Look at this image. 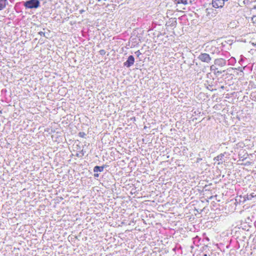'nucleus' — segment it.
I'll return each mask as SVG.
<instances>
[{
  "label": "nucleus",
  "mask_w": 256,
  "mask_h": 256,
  "mask_svg": "<svg viewBox=\"0 0 256 256\" xmlns=\"http://www.w3.org/2000/svg\"><path fill=\"white\" fill-rule=\"evenodd\" d=\"M38 0H28L24 2V6L26 8H36L40 6Z\"/></svg>",
  "instance_id": "f257e3e1"
},
{
  "label": "nucleus",
  "mask_w": 256,
  "mask_h": 256,
  "mask_svg": "<svg viewBox=\"0 0 256 256\" xmlns=\"http://www.w3.org/2000/svg\"><path fill=\"white\" fill-rule=\"evenodd\" d=\"M198 58L204 62L208 64L212 60V58L210 54L206 53H201L198 57Z\"/></svg>",
  "instance_id": "f03ea898"
},
{
  "label": "nucleus",
  "mask_w": 256,
  "mask_h": 256,
  "mask_svg": "<svg viewBox=\"0 0 256 256\" xmlns=\"http://www.w3.org/2000/svg\"><path fill=\"white\" fill-rule=\"evenodd\" d=\"M224 2L223 0H212V7L215 8H222L224 6Z\"/></svg>",
  "instance_id": "7ed1b4c3"
},
{
  "label": "nucleus",
  "mask_w": 256,
  "mask_h": 256,
  "mask_svg": "<svg viewBox=\"0 0 256 256\" xmlns=\"http://www.w3.org/2000/svg\"><path fill=\"white\" fill-rule=\"evenodd\" d=\"M134 58L133 56H130L126 62L124 63V66L126 68H130L134 64Z\"/></svg>",
  "instance_id": "20e7f679"
},
{
  "label": "nucleus",
  "mask_w": 256,
  "mask_h": 256,
  "mask_svg": "<svg viewBox=\"0 0 256 256\" xmlns=\"http://www.w3.org/2000/svg\"><path fill=\"white\" fill-rule=\"evenodd\" d=\"M214 64L215 65L222 67L226 65V61L222 58H216L214 60Z\"/></svg>",
  "instance_id": "39448f33"
},
{
  "label": "nucleus",
  "mask_w": 256,
  "mask_h": 256,
  "mask_svg": "<svg viewBox=\"0 0 256 256\" xmlns=\"http://www.w3.org/2000/svg\"><path fill=\"white\" fill-rule=\"evenodd\" d=\"M216 10H214L212 8H208L206 9V13L208 16L209 17V18H210L211 17H214L216 16Z\"/></svg>",
  "instance_id": "423d86ee"
},
{
  "label": "nucleus",
  "mask_w": 256,
  "mask_h": 256,
  "mask_svg": "<svg viewBox=\"0 0 256 256\" xmlns=\"http://www.w3.org/2000/svg\"><path fill=\"white\" fill-rule=\"evenodd\" d=\"M8 4L7 0H0V10H4Z\"/></svg>",
  "instance_id": "0eeeda50"
},
{
  "label": "nucleus",
  "mask_w": 256,
  "mask_h": 256,
  "mask_svg": "<svg viewBox=\"0 0 256 256\" xmlns=\"http://www.w3.org/2000/svg\"><path fill=\"white\" fill-rule=\"evenodd\" d=\"M254 197H256V194L254 193H252L250 194H247L246 195L244 196V200H252V198Z\"/></svg>",
  "instance_id": "6e6552de"
},
{
  "label": "nucleus",
  "mask_w": 256,
  "mask_h": 256,
  "mask_svg": "<svg viewBox=\"0 0 256 256\" xmlns=\"http://www.w3.org/2000/svg\"><path fill=\"white\" fill-rule=\"evenodd\" d=\"M105 167L104 166H96L94 168V172H102L104 170V168Z\"/></svg>",
  "instance_id": "1a4fd4ad"
},
{
  "label": "nucleus",
  "mask_w": 256,
  "mask_h": 256,
  "mask_svg": "<svg viewBox=\"0 0 256 256\" xmlns=\"http://www.w3.org/2000/svg\"><path fill=\"white\" fill-rule=\"evenodd\" d=\"M178 4H182L184 5L192 2L191 0H175Z\"/></svg>",
  "instance_id": "9d476101"
},
{
  "label": "nucleus",
  "mask_w": 256,
  "mask_h": 256,
  "mask_svg": "<svg viewBox=\"0 0 256 256\" xmlns=\"http://www.w3.org/2000/svg\"><path fill=\"white\" fill-rule=\"evenodd\" d=\"M224 156V154H221L218 155L217 156L215 157L214 160L215 161H220V160H221L222 161V158H223Z\"/></svg>",
  "instance_id": "9b49d317"
},
{
  "label": "nucleus",
  "mask_w": 256,
  "mask_h": 256,
  "mask_svg": "<svg viewBox=\"0 0 256 256\" xmlns=\"http://www.w3.org/2000/svg\"><path fill=\"white\" fill-rule=\"evenodd\" d=\"M218 70V68H216V66L214 65H212L210 67V70L211 72H213L214 74H215V72H216Z\"/></svg>",
  "instance_id": "f8f14e48"
},
{
  "label": "nucleus",
  "mask_w": 256,
  "mask_h": 256,
  "mask_svg": "<svg viewBox=\"0 0 256 256\" xmlns=\"http://www.w3.org/2000/svg\"><path fill=\"white\" fill-rule=\"evenodd\" d=\"M86 134L84 132H80L78 134V136L82 138H84L86 136Z\"/></svg>",
  "instance_id": "ddd939ff"
},
{
  "label": "nucleus",
  "mask_w": 256,
  "mask_h": 256,
  "mask_svg": "<svg viewBox=\"0 0 256 256\" xmlns=\"http://www.w3.org/2000/svg\"><path fill=\"white\" fill-rule=\"evenodd\" d=\"M214 52H212V54H214V53L218 54L220 52L217 49L216 47H214Z\"/></svg>",
  "instance_id": "4468645a"
},
{
  "label": "nucleus",
  "mask_w": 256,
  "mask_h": 256,
  "mask_svg": "<svg viewBox=\"0 0 256 256\" xmlns=\"http://www.w3.org/2000/svg\"><path fill=\"white\" fill-rule=\"evenodd\" d=\"M99 52H100V54H101L102 56L105 54H106V52L104 50H100Z\"/></svg>",
  "instance_id": "2eb2a0df"
},
{
  "label": "nucleus",
  "mask_w": 256,
  "mask_h": 256,
  "mask_svg": "<svg viewBox=\"0 0 256 256\" xmlns=\"http://www.w3.org/2000/svg\"><path fill=\"white\" fill-rule=\"evenodd\" d=\"M38 34L40 36H44V37H46V34H45V32H38Z\"/></svg>",
  "instance_id": "dca6fc26"
},
{
  "label": "nucleus",
  "mask_w": 256,
  "mask_h": 256,
  "mask_svg": "<svg viewBox=\"0 0 256 256\" xmlns=\"http://www.w3.org/2000/svg\"><path fill=\"white\" fill-rule=\"evenodd\" d=\"M135 54H136L138 57L140 54H142V53L140 52L139 50L136 52Z\"/></svg>",
  "instance_id": "f3484780"
},
{
  "label": "nucleus",
  "mask_w": 256,
  "mask_h": 256,
  "mask_svg": "<svg viewBox=\"0 0 256 256\" xmlns=\"http://www.w3.org/2000/svg\"><path fill=\"white\" fill-rule=\"evenodd\" d=\"M222 73V71H219V70H216V72H215V74H216V75H220V74H221Z\"/></svg>",
  "instance_id": "a211bd4d"
},
{
  "label": "nucleus",
  "mask_w": 256,
  "mask_h": 256,
  "mask_svg": "<svg viewBox=\"0 0 256 256\" xmlns=\"http://www.w3.org/2000/svg\"><path fill=\"white\" fill-rule=\"evenodd\" d=\"M99 176V174L98 173H95L94 174V178H98Z\"/></svg>",
  "instance_id": "6ab92c4d"
},
{
  "label": "nucleus",
  "mask_w": 256,
  "mask_h": 256,
  "mask_svg": "<svg viewBox=\"0 0 256 256\" xmlns=\"http://www.w3.org/2000/svg\"><path fill=\"white\" fill-rule=\"evenodd\" d=\"M228 0H223L224 2H225L228 1Z\"/></svg>",
  "instance_id": "aec40b11"
},
{
  "label": "nucleus",
  "mask_w": 256,
  "mask_h": 256,
  "mask_svg": "<svg viewBox=\"0 0 256 256\" xmlns=\"http://www.w3.org/2000/svg\"><path fill=\"white\" fill-rule=\"evenodd\" d=\"M204 256H207V254H204Z\"/></svg>",
  "instance_id": "412c9836"
},
{
  "label": "nucleus",
  "mask_w": 256,
  "mask_h": 256,
  "mask_svg": "<svg viewBox=\"0 0 256 256\" xmlns=\"http://www.w3.org/2000/svg\"><path fill=\"white\" fill-rule=\"evenodd\" d=\"M0 114H2V111L1 110L0 111Z\"/></svg>",
  "instance_id": "4be33fe9"
},
{
  "label": "nucleus",
  "mask_w": 256,
  "mask_h": 256,
  "mask_svg": "<svg viewBox=\"0 0 256 256\" xmlns=\"http://www.w3.org/2000/svg\"><path fill=\"white\" fill-rule=\"evenodd\" d=\"M254 46H256V44H254Z\"/></svg>",
  "instance_id": "5701e85b"
}]
</instances>
